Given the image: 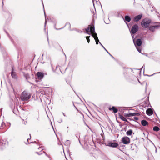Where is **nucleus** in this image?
Returning a JSON list of instances; mask_svg holds the SVG:
<instances>
[{"label":"nucleus","instance_id":"f257e3e1","mask_svg":"<svg viewBox=\"0 0 160 160\" xmlns=\"http://www.w3.org/2000/svg\"><path fill=\"white\" fill-rule=\"evenodd\" d=\"M31 95L27 92L24 91L21 95V99L22 101H28L31 98Z\"/></svg>","mask_w":160,"mask_h":160},{"label":"nucleus","instance_id":"f03ea898","mask_svg":"<svg viewBox=\"0 0 160 160\" xmlns=\"http://www.w3.org/2000/svg\"><path fill=\"white\" fill-rule=\"evenodd\" d=\"M94 22V18L92 19V22L91 23V24L90 25H89L88 26V27L87 28L85 29V30L86 31V33L88 34L89 35H91L92 34H94V32L92 31V28L93 27L92 24V22ZM84 33H86L85 32H84Z\"/></svg>","mask_w":160,"mask_h":160},{"label":"nucleus","instance_id":"7ed1b4c3","mask_svg":"<svg viewBox=\"0 0 160 160\" xmlns=\"http://www.w3.org/2000/svg\"><path fill=\"white\" fill-rule=\"evenodd\" d=\"M92 25L93 28H92V31L93 32H94V34L92 35V36L93 37V38H94V39L95 40L96 42V44H98V43L100 44V42L99 41L98 39V37H97V35L96 33L95 32V27H94V22H92Z\"/></svg>","mask_w":160,"mask_h":160},{"label":"nucleus","instance_id":"20e7f679","mask_svg":"<svg viewBox=\"0 0 160 160\" xmlns=\"http://www.w3.org/2000/svg\"><path fill=\"white\" fill-rule=\"evenodd\" d=\"M151 22V20L149 19H143L141 22V24L143 28H147L148 27V25Z\"/></svg>","mask_w":160,"mask_h":160},{"label":"nucleus","instance_id":"39448f33","mask_svg":"<svg viewBox=\"0 0 160 160\" xmlns=\"http://www.w3.org/2000/svg\"><path fill=\"white\" fill-rule=\"evenodd\" d=\"M149 29L152 32H153L155 29H160V23H158L157 24L149 27Z\"/></svg>","mask_w":160,"mask_h":160},{"label":"nucleus","instance_id":"423d86ee","mask_svg":"<svg viewBox=\"0 0 160 160\" xmlns=\"http://www.w3.org/2000/svg\"><path fill=\"white\" fill-rule=\"evenodd\" d=\"M133 36L132 35V38H133V42L134 45L136 48L139 47L141 46L142 44V41L141 39L139 38L137 39L136 42H135V40L133 38Z\"/></svg>","mask_w":160,"mask_h":160},{"label":"nucleus","instance_id":"0eeeda50","mask_svg":"<svg viewBox=\"0 0 160 160\" xmlns=\"http://www.w3.org/2000/svg\"><path fill=\"white\" fill-rule=\"evenodd\" d=\"M139 29V27L138 25L135 24L132 27L130 32L131 34H135Z\"/></svg>","mask_w":160,"mask_h":160},{"label":"nucleus","instance_id":"6e6552de","mask_svg":"<svg viewBox=\"0 0 160 160\" xmlns=\"http://www.w3.org/2000/svg\"><path fill=\"white\" fill-rule=\"evenodd\" d=\"M123 144H127L130 142V139L127 136H125L122 138L121 140Z\"/></svg>","mask_w":160,"mask_h":160},{"label":"nucleus","instance_id":"1a4fd4ad","mask_svg":"<svg viewBox=\"0 0 160 160\" xmlns=\"http://www.w3.org/2000/svg\"><path fill=\"white\" fill-rule=\"evenodd\" d=\"M106 145L112 148H116L118 146V144L116 142L110 141L107 143Z\"/></svg>","mask_w":160,"mask_h":160},{"label":"nucleus","instance_id":"9d476101","mask_svg":"<svg viewBox=\"0 0 160 160\" xmlns=\"http://www.w3.org/2000/svg\"><path fill=\"white\" fill-rule=\"evenodd\" d=\"M4 14L7 19L8 20L11 19L12 18V15L8 10L5 12Z\"/></svg>","mask_w":160,"mask_h":160},{"label":"nucleus","instance_id":"9b49d317","mask_svg":"<svg viewBox=\"0 0 160 160\" xmlns=\"http://www.w3.org/2000/svg\"><path fill=\"white\" fill-rule=\"evenodd\" d=\"M51 66L52 67V68L53 71L54 72H56V73L59 74V72H62L61 70L59 67V66L58 65L56 67V69L55 70H54L52 66V65L51 63Z\"/></svg>","mask_w":160,"mask_h":160},{"label":"nucleus","instance_id":"f8f14e48","mask_svg":"<svg viewBox=\"0 0 160 160\" xmlns=\"http://www.w3.org/2000/svg\"><path fill=\"white\" fill-rule=\"evenodd\" d=\"M11 76L12 78L14 79H16L17 78V76L13 67H12V68Z\"/></svg>","mask_w":160,"mask_h":160},{"label":"nucleus","instance_id":"ddd939ff","mask_svg":"<svg viewBox=\"0 0 160 160\" xmlns=\"http://www.w3.org/2000/svg\"><path fill=\"white\" fill-rule=\"evenodd\" d=\"M142 17V14H139L135 16L133 18V20L134 22H137L139 21Z\"/></svg>","mask_w":160,"mask_h":160},{"label":"nucleus","instance_id":"4468645a","mask_svg":"<svg viewBox=\"0 0 160 160\" xmlns=\"http://www.w3.org/2000/svg\"><path fill=\"white\" fill-rule=\"evenodd\" d=\"M146 114L149 116H151L153 114V111L152 109L149 108L146 111Z\"/></svg>","mask_w":160,"mask_h":160},{"label":"nucleus","instance_id":"2eb2a0df","mask_svg":"<svg viewBox=\"0 0 160 160\" xmlns=\"http://www.w3.org/2000/svg\"><path fill=\"white\" fill-rule=\"evenodd\" d=\"M37 75L38 79H42L44 76V73L41 72H38L37 73Z\"/></svg>","mask_w":160,"mask_h":160},{"label":"nucleus","instance_id":"dca6fc26","mask_svg":"<svg viewBox=\"0 0 160 160\" xmlns=\"http://www.w3.org/2000/svg\"><path fill=\"white\" fill-rule=\"evenodd\" d=\"M131 19V18L128 15H125L124 17V20L126 24L128 25L127 23L126 22H129Z\"/></svg>","mask_w":160,"mask_h":160},{"label":"nucleus","instance_id":"f3484780","mask_svg":"<svg viewBox=\"0 0 160 160\" xmlns=\"http://www.w3.org/2000/svg\"><path fill=\"white\" fill-rule=\"evenodd\" d=\"M109 110L110 111L112 110L114 113H115L118 111V110L116 108L115 106H112V107H110L109 108Z\"/></svg>","mask_w":160,"mask_h":160},{"label":"nucleus","instance_id":"a211bd4d","mask_svg":"<svg viewBox=\"0 0 160 160\" xmlns=\"http://www.w3.org/2000/svg\"><path fill=\"white\" fill-rule=\"evenodd\" d=\"M101 157V156H99L97 158H98V160H108V158L104 155H102Z\"/></svg>","mask_w":160,"mask_h":160},{"label":"nucleus","instance_id":"6ab92c4d","mask_svg":"<svg viewBox=\"0 0 160 160\" xmlns=\"http://www.w3.org/2000/svg\"><path fill=\"white\" fill-rule=\"evenodd\" d=\"M141 123L142 125L144 126L148 125V122L145 120H142Z\"/></svg>","mask_w":160,"mask_h":160},{"label":"nucleus","instance_id":"aec40b11","mask_svg":"<svg viewBox=\"0 0 160 160\" xmlns=\"http://www.w3.org/2000/svg\"><path fill=\"white\" fill-rule=\"evenodd\" d=\"M13 112L15 114H17L18 113V111L17 110V108H16L14 106H13V107L12 108Z\"/></svg>","mask_w":160,"mask_h":160},{"label":"nucleus","instance_id":"412c9836","mask_svg":"<svg viewBox=\"0 0 160 160\" xmlns=\"http://www.w3.org/2000/svg\"><path fill=\"white\" fill-rule=\"evenodd\" d=\"M100 45L103 47V48L106 51V52L110 55L111 57L114 60L115 59V58L112 55H111L108 52L106 49L104 48V47L102 45L101 43V42H100Z\"/></svg>","mask_w":160,"mask_h":160},{"label":"nucleus","instance_id":"4be33fe9","mask_svg":"<svg viewBox=\"0 0 160 160\" xmlns=\"http://www.w3.org/2000/svg\"><path fill=\"white\" fill-rule=\"evenodd\" d=\"M119 117L123 121L128 122V121L127 120V119L122 115L120 114L119 115Z\"/></svg>","mask_w":160,"mask_h":160},{"label":"nucleus","instance_id":"5701e85b","mask_svg":"<svg viewBox=\"0 0 160 160\" xmlns=\"http://www.w3.org/2000/svg\"><path fill=\"white\" fill-rule=\"evenodd\" d=\"M52 22H53V23L54 24L55 29H56V30H60V29H61L63 28H56V23H57V22L56 20H54L53 21H52Z\"/></svg>","mask_w":160,"mask_h":160},{"label":"nucleus","instance_id":"b1692460","mask_svg":"<svg viewBox=\"0 0 160 160\" xmlns=\"http://www.w3.org/2000/svg\"><path fill=\"white\" fill-rule=\"evenodd\" d=\"M132 130L131 129H129L126 132V134L128 136L131 135L132 133Z\"/></svg>","mask_w":160,"mask_h":160},{"label":"nucleus","instance_id":"393cba45","mask_svg":"<svg viewBox=\"0 0 160 160\" xmlns=\"http://www.w3.org/2000/svg\"><path fill=\"white\" fill-rule=\"evenodd\" d=\"M41 1L42 2V3L43 4V8L44 11V16H45V24H44V27H45L46 26V23H47V20L46 19V14L45 12L44 6V5H43V2L42 0H41Z\"/></svg>","mask_w":160,"mask_h":160},{"label":"nucleus","instance_id":"a878e982","mask_svg":"<svg viewBox=\"0 0 160 160\" xmlns=\"http://www.w3.org/2000/svg\"><path fill=\"white\" fill-rule=\"evenodd\" d=\"M153 130L155 131L158 132L160 130V128L158 126H155L153 127Z\"/></svg>","mask_w":160,"mask_h":160},{"label":"nucleus","instance_id":"bb28decb","mask_svg":"<svg viewBox=\"0 0 160 160\" xmlns=\"http://www.w3.org/2000/svg\"><path fill=\"white\" fill-rule=\"evenodd\" d=\"M124 116L126 117H129L132 116V113H126L124 115Z\"/></svg>","mask_w":160,"mask_h":160},{"label":"nucleus","instance_id":"cd10ccee","mask_svg":"<svg viewBox=\"0 0 160 160\" xmlns=\"http://www.w3.org/2000/svg\"><path fill=\"white\" fill-rule=\"evenodd\" d=\"M6 33L7 34L8 36V38L10 39L11 40V41L12 42V43H14V41L13 40L12 38L10 36V35H9V34L6 32L5 31Z\"/></svg>","mask_w":160,"mask_h":160},{"label":"nucleus","instance_id":"c85d7f7f","mask_svg":"<svg viewBox=\"0 0 160 160\" xmlns=\"http://www.w3.org/2000/svg\"><path fill=\"white\" fill-rule=\"evenodd\" d=\"M5 126V123L3 122H2L1 124V126H0V129H3L4 127Z\"/></svg>","mask_w":160,"mask_h":160},{"label":"nucleus","instance_id":"c756f323","mask_svg":"<svg viewBox=\"0 0 160 160\" xmlns=\"http://www.w3.org/2000/svg\"><path fill=\"white\" fill-rule=\"evenodd\" d=\"M71 142V141L69 140H67L65 142V145H70Z\"/></svg>","mask_w":160,"mask_h":160},{"label":"nucleus","instance_id":"7c9ffc66","mask_svg":"<svg viewBox=\"0 0 160 160\" xmlns=\"http://www.w3.org/2000/svg\"><path fill=\"white\" fill-rule=\"evenodd\" d=\"M43 153H44V151H40L39 152H36V153L38 154V155L42 154Z\"/></svg>","mask_w":160,"mask_h":160},{"label":"nucleus","instance_id":"2f4dec72","mask_svg":"<svg viewBox=\"0 0 160 160\" xmlns=\"http://www.w3.org/2000/svg\"><path fill=\"white\" fill-rule=\"evenodd\" d=\"M132 116H139L140 114L137 112L136 113H132Z\"/></svg>","mask_w":160,"mask_h":160},{"label":"nucleus","instance_id":"473e14b6","mask_svg":"<svg viewBox=\"0 0 160 160\" xmlns=\"http://www.w3.org/2000/svg\"><path fill=\"white\" fill-rule=\"evenodd\" d=\"M38 149H41V150H44L45 149V147L44 146H39L38 148Z\"/></svg>","mask_w":160,"mask_h":160},{"label":"nucleus","instance_id":"72a5a7b5","mask_svg":"<svg viewBox=\"0 0 160 160\" xmlns=\"http://www.w3.org/2000/svg\"><path fill=\"white\" fill-rule=\"evenodd\" d=\"M35 118L38 120V121H39L40 117H39V113H38L37 114V116H36L35 117Z\"/></svg>","mask_w":160,"mask_h":160},{"label":"nucleus","instance_id":"f704fd0d","mask_svg":"<svg viewBox=\"0 0 160 160\" xmlns=\"http://www.w3.org/2000/svg\"><path fill=\"white\" fill-rule=\"evenodd\" d=\"M104 22L106 24H108L110 22V21L109 20V18H108V19L106 21H104Z\"/></svg>","mask_w":160,"mask_h":160},{"label":"nucleus","instance_id":"c9c22d12","mask_svg":"<svg viewBox=\"0 0 160 160\" xmlns=\"http://www.w3.org/2000/svg\"><path fill=\"white\" fill-rule=\"evenodd\" d=\"M86 38V39L87 40V41L88 42V43H89V42H90V40L89 39V38L90 37V36H87L86 37H85Z\"/></svg>","mask_w":160,"mask_h":160},{"label":"nucleus","instance_id":"e433bc0d","mask_svg":"<svg viewBox=\"0 0 160 160\" xmlns=\"http://www.w3.org/2000/svg\"><path fill=\"white\" fill-rule=\"evenodd\" d=\"M1 50L3 55L5 56L6 54V51L3 48L2 49H1Z\"/></svg>","mask_w":160,"mask_h":160},{"label":"nucleus","instance_id":"4c0bfd02","mask_svg":"<svg viewBox=\"0 0 160 160\" xmlns=\"http://www.w3.org/2000/svg\"><path fill=\"white\" fill-rule=\"evenodd\" d=\"M136 48L137 50L139 52H140L141 53H142L141 52V50L140 47H137Z\"/></svg>","mask_w":160,"mask_h":160},{"label":"nucleus","instance_id":"58836bf2","mask_svg":"<svg viewBox=\"0 0 160 160\" xmlns=\"http://www.w3.org/2000/svg\"><path fill=\"white\" fill-rule=\"evenodd\" d=\"M127 70H131V72H132L133 70V68H126ZM134 69H135L134 68H133Z\"/></svg>","mask_w":160,"mask_h":160},{"label":"nucleus","instance_id":"ea45409f","mask_svg":"<svg viewBox=\"0 0 160 160\" xmlns=\"http://www.w3.org/2000/svg\"><path fill=\"white\" fill-rule=\"evenodd\" d=\"M66 25H68L69 26V28L70 29L71 28V25H70V24L69 22H67L66 23V25H65V26Z\"/></svg>","mask_w":160,"mask_h":160},{"label":"nucleus","instance_id":"a19ab883","mask_svg":"<svg viewBox=\"0 0 160 160\" xmlns=\"http://www.w3.org/2000/svg\"><path fill=\"white\" fill-rule=\"evenodd\" d=\"M76 31L77 32H78V33H82L83 32L82 31L79 29H77L76 30Z\"/></svg>","mask_w":160,"mask_h":160},{"label":"nucleus","instance_id":"79ce46f5","mask_svg":"<svg viewBox=\"0 0 160 160\" xmlns=\"http://www.w3.org/2000/svg\"><path fill=\"white\" fill-rule=\"evenodd\" d=\"M29 135H30V138H28V139H27V142H26V144H28V143H30L29 142H28V140H29V139H31V134H29Z\"/></svg>","mask_w":160,"mask_h":160},{"label":"nucleus","instance_id":"37998d69","mask_svg":"<svg viewBox=\"0 0 160 160\" xmlns=\"http://www.w3.org/2000/svg\"><path fill=\"white\" fill-rule=\"evenodd\" d=\"M160 73V72H156V73H154L153 74H152L151 75H146V76H153V75L154 74H158V73Z\"/></svg>","mask_w":160,"mask_h":160},{"label":"nucleus","instance_id":"c03bdc74","mask_svg":"<svg viewBox=\"0 0 160 160\" xmlns=\"http://www.w3.org/2000/svg\"><path fill=\"white\" fill-rule=\"evenodd\" d=\"M134 118L136 120H138V118L137 117H134Z\"/></svg>","mask_w":160,"mask_h":160},{"label":"nucleus","instance_id":"a18cd8bd","mask_svg":"<svg viewBox=\"0 0 160 160\" xmlns=\"http://www.w3.org/2000/svg\"><path fill=\"white\" fill-rule=\"evenodd\" d=\"M92 2H93V6L94 7L95 9V6H94V0H92ZM95 11H96V10H95Z\"/></svg>","mask_w":160,"mask_h":160},{"label":"nucleus","instance_id":"49530a36","mask_svg":"<svg viewBox=\"0 0 160 160\" xmlns=\"http://www.w3.org/2000/svg\"><path fill=\"white\" fill-rule=\"evenodd\" d=\"M92 2H93V6L94 7L95 9V6H94V0H92ZM95 11H96V10H95Z\"/></svg>","mask_w":160,"mask_h":160},{"label":"nucleus","instance_id":"de8ad7c7","mask_svg":"<svg viewBox=\"0 0 160 160\" xmlns=\"http://www.w3.org/2000/svg\"><path fill=\"white\" fill-rule=\"evenodd\" d=\"M91 11L93 13V17H94V15H95V13L94 12V11H93L92 12L91 10Z\"/></svg>","mask_w":160,"mask_h":160},{"label":"nucleus","instance_id":"09e8293b","mask_svg":"<svg viewBox=\"0 0 160 160\" xmlns=\"http://www.w3.org/2000/svg\"><path fill=\"white\" fill-rule=\"evenodd\" d=\"M102 138L103 139V140H105V137H104V135H102Z\"/></svg>","mask_w":160,"mask_h":160},{"label":"nucleus","instance_id":"8fccbe9b","mask_svg":"<svg viewBox=\"0 0 160 160\" xmlns=\"http://www.w3.org/2000/svg\"><path fill=\"white\" fill-rule=\"evenodd\" d=\"M67 153H69L70 151H66Z\"/></svg>","mask_w":160,"mask_h":160},{"label":"nucleus","instance_id":"3c124183","mask_svg":"<svg viewBox=\"0 0 160 160\" xmlns=\"http://www.w3.org/2000/svg\"><path fill=\"white\" fill-rule=\"evenodd\" d=\"M121 152H122V153H125V154H127L126 153V152H123L122 150H121Z\"/></svg>","mask_w":160,"mask_h":160},{"label":"nucleus","instance_id":"603ef678","mask_svg":"<svg viewBox=\"0 0 160 160\" xmlns=\"http://www.w3.org/2000/svg\"><path fill=\"white\" fill-rule=\"evenodd\" d=\"M62 114H63V115L64 116H65H65H66V115L65 114H64V112H62Z\"/></svg>","mask_w":160,"mask_h":160},{"label":"nucleus","instance_id":"864d4df0","mask_svg":"<svg viewBox=\"0 0 160 160\" xmlns=\"http://www.w3.org/2000/svg\"><path fill=\"white\" fill-rule=\"evenodd\" d=\"M63 153H64V154L65 156H66L65 155V151L64 150H63Z\"/></svg>","mask_w":160,"mask_h":160},{"label":"nucleus","instance_id":"5fc2aeb1","mask_svg":"<svg viewBox=\"0 0 160 160\" xmlns=\"http://www.w3.org/2000/svg\"><path fill=\"white\" fill-rule=\"evenodd\" d=\"M101 136H102V135H104V133H101Z\"/></svg>","mask_w":160,"mask_h":160},{"label":"nucleus","instance_id":"6e6d98bb","mask_svg":"<svg viewBox=\"0 0 160 160\" xmlns=\"http://www.w3.org/2000/svg\"><path fill=\"white\" fill-rule=\"evenodd\" d=\"M76 137L77 138H78V140H79V142L80 143V140H79V139L77 137V135H76Z\"/></svg>","mask_w":160,"mask_h":160},{"label":"nucleus","instance_id":"4d7b16f0","mask_svg":"<svg viewBox=\"0 0 160 160\" xmlns=\"http://www.w3.org/2000/svg\"><path fill=\"white\" fill-rule=\"evenodd\" d=\"M144 65H143V66L142 67V68H141V70L143 68H144Z\"/></svg>","mask_w":160,"mask_h":160},{"label":"nucleus","instance_id":"13d9d810","mask_svg":"<svg viewBox=\"0 0 160 160\" xmlns=\"http://www.w3.org/2000/svg\"><path fill=\"white\" fill-rule=\"evenodd\" d=\"M2 5H3V0H2Z\"/></svg>","mask_w":160,"mask_h":160},{"label":"nucleus","instance_id":"bf43d9fd","mask_svg":"<svg viewBox=\"0 0 160 160\" xmlns=\"http://www.w3.org/2000/svg\"><path fill=\"white\" fill-rule=\"evenodd\" d=\"M93 156L95 157V158H96V156L95 155H94Z\"/></svg>","mask_w":160,"mask_h":160},{"label":"nucleus","instance_id":"052dcab7","mask_svg":"<svg viewBox=\"0 0 160 160\" xmlns=\"http://www.w3.org/2000/svg\"><path fill=\"white\" fill-rule=\"evenodd\" d=\"M32 142V143H36V141H34V142Z\"/></svg>","mask_w":160,"mask_h":160},{"label":"nucleus","instance_id":"680f3d73","mask_svg":"<svg viewBox=\"0 0 160 160\" xmlns=\"http://www.w3.org/2000/svg\"><path fill=\"white\" fill-rule=\"evenodd\" d=\"M48 43H49V40H48Z\"/></svg>","mask_w":160,"mask_h":160},{"label":"nucleus","instance_id":"e2e57ef3","mask_svg":"<svg viewBox=\"0 0 160 160\" xmlns=\"http://www.w3.org/2000/svg\"><path fill=\"white\" fill-rule=\"evenodd\" d=\"M145 54L146 56H147V55H148L147 54Z\"/></svg>","mask_w":160,"mask_h":160},{"label":"nucleus","instance_id":"0e129e2a","mask_svg":"<svg viewBox=\"0 0 160 160\" xmlns=\"http://www.w3.org/2000/svg\"><path fill=\"white\" fill-rule=\"evenodd\" d=\"M131 148H132V147H131ZM132 150H133L134 149H132Z\"/></svg>","mask_w":160,"mask_h":160},{"label":"nucleus","instance_id":"69168bd1","mask_svg":"<svg viewBox=\"0 0 160 160\" xmlns=\"http://www.w3.org/2000/svg\"><path fill=\"white\" fill-rule=\"evenodd\" d=\"M63 54H64V55H65V56L66 57V55H65V54L64 53V52H63Z\"/></svg>","mask_w":160,"mask_h":160},{"label":"nucleus","instance_id":"338daca9","mask_svg":"<svg viewBox=\"0 0 160 160\" xmlns=\"http://www.w3.org/2000/svg\"><path fill=\"white\" fill-rule=\"evenodd\" d=\"M143 71H144V68Z\"/></svg>","mask_w":160,"mask_h":160},{"label":"nucleus","instance_id":"774afa93","mask_svg":"<svg viewBox=\"0 0 160 160\" xmlns=\"http://www.w3.org/2000/svg\"><path fill=\"white\" fill-rule=\"evenodd\" d=\"M73 105H74V106L76 108V107H75V105H74V104H73Z\"/></svg>","mask_w":160,"mask_h":160}]
</instances>
